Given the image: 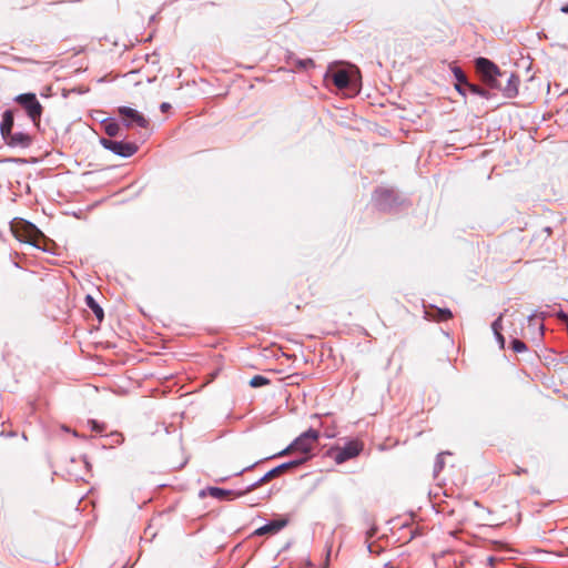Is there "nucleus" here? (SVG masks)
<instances>
[{"instance_id":"obj_1","label":"nucleus","mask_w":568,"mask_h":568,"mask_svg":"<svg viewBox=\"0 0 568 568\" xmlns=\"http://www.w3.org/2000/svg\"><path fill=\"white\" fill-rule=\"evenodd\" d=\"M475 67L481 81L489 89L501 91L503 95L508 99L518 95L519 75L501 71L493 61L484 57L475 60Z\"/></svg>"},{"instance_id":"obj_2","label":"nucleus","mask_w":568,"mask_h":568,"mask_svg":"<svg viewBox=\"0 0 568 568\" xmlns=\"http://www.w3.org/2000/svg\"><path fill=\"white\" fill-rule=\"evenodd\" d=\"M324 80L331 81L338 91L347 97H354L361 90V73L355 65L331 64L325 72Z\"/></svg>"},{"instance_id":"obj_3","label":"nucleus","mask_w":568,"mask_h":568,"mask_svg":"<svg viewBox=\"0 0 568 568\" xmlns=\"http://www.w3.org/2000/svg\"><path fill=\"white\" fill-rule=\"evenodd\" d=\"M318 438L320 432L311 427L296 437L285 449L280 452L277 456H284L290 452H297L302 454L301 457H307V460H310L312 457V450ZM274 457H276V455Z\"/></svg>"},{"instance_id":"obj_4","label":"nucleus","mask_w":568,"mask_h":568,"mask_svg":"<svg viewBox=\"0 0 568 568\" xmlns=\"http://www.w3.org/2000/svg\"><path fill=\"white\" fill-rule=\"evenodd\" d=\"M26 234L20 235L16 234V236L28 244H31L32 246L42 250L43 252L57 254L53 248L55 247V244L53 241L48 239L34 224L30 222H26Z\"/></svg>"},{"instance_id":"obj_5","label":"nucleus","mask_w":568,"mask_h":568,"mask_svg":"<svg viewBox=\"0 0 568 568\" xmlns=\"http://www.w3.org/2000/svg\"><path fill=\"white\" fill-rule=\"evenodd\" d=\"M373 201L377 210L382 212L396 211L404 202L394 189L388 187H377L374 191Z\"/></svg>"},{"instance_id":"obj_6","label":"nucleus","mask_w":568,"mask_h":568,"mask_svg":"<svg viewBox=\"0 0 568 568\" xmlns=\"http://www.w3.org/2000/svg\"><path fill=\"white\" fill-rule=\"evenodd\" d=\"M306 462H307V457H298V458L292 459L290 462L283 463V464L272 468L271 470H268L258 480L248 485L246 487V491H253L256 488L261 487L263 484L272 480L273 478H276L286 471H291V470L298 468Z\"/></svg>"},{"instance_id":"obj_7","label":"nucleus","mask_w":568,"mask_h":568,"mask_svg":"<svg viewBox=\"0 0 568 568\" xmlns=\"http://www.w3.org/2000/svg\"><path fill=\"white\" fill-rule=\"evenodd\" d=\"M14 101L26 110V113L31 120L33 128L39 129L43 108L37 95L31 92L21 93L14 98Z\"/></svg>"},{"instance_id":"obj_8","label":"nucleus","mask_w":568,"mask_h":568,"mask_svg":"<svg viewBox=\"0 0 568 568\" xmlns=\"http://www.w3.org/2000/svg\"><path fill=\"white\" fill-rule=\"evenodd\" d=\"M362 452V445L356 440L347 442L343 447H333L328 450V456L336 464H343L352 458L357 457Z\"/></svg>"},{"instance_id":"obj_9","label":"nucleus","mask_w":568,"mask_h":568,"mask_svg":"<svg viewBox=\"0 0 568 568\" xmlns=\"http://www.w3.org/2000/svg\"><path fill=\"white\" fill-rule=\"evenodd\" d=\"M101 145L105 149L114 153L115 155L122 158H130L135 154L139 150L138 145L133 142L126 141H116L106 138H102L100 140Z\"/></svg>"},{"instance_id":"obj_10","label":"nucleus","mask_w":568,"mask_h":568,"mask_svg":"<svg viewBox=\"0 0 568 568\" xmlns=\"http://www.w3.org/2000/svg\"><path fill=\"white\" fill-rule=\"evenodd\" d=\"M118 113L128 129L134 125L142 129H146L149 126V120L135 109L130 106H120L118 109Z\"/></svg>"},{"instance_id":"obj_11","label":"nucleus","mask_w":568,"mask_h":568,"mask_svg":"<svg viewBox=\"0 0 568 568\" xmlns=\"http://www.w3.org/2000/svg\"><path fill=\"white\" fill-rule=\"evenodd\" d=\"M8 146L27 149L32 144V135L29 132L11 131L10 134L2 138Z\"/></svg>"},{"instance_id":"obj_12","label":"nucleus","mask_w":568,"mask_h":568,"mask_svg":"<svg viewBox=\"0 0 568 568\" xmlns=\"http://www.w3.org/2000/svg\"><path fill=\"white\" fill-rule=\"evenodd\" d=\"M288 524V519L283 516H278L265 525L261 526L254 531L255 536H265V535H275L280 532L283 528H285Z\"/></svg>"},{"instance_id":"obj_13","label":"nucleus","mask_w":568,"mask_h":568,"mask_svg":"<svg viewBox=\"0 0 568 568\" xmlns=\"http://www.w3.org/2000/svg\"><path fill=\"white\" fill-rule=\"evenodd\" d=\"M450 70L453 72L454 79L456 81V83H455L456 91L459 94L465 97L467 94V88L470 84L467 75L465 74L463 69L459 68L458 65H452Z\"/></svg>"},{"instance_id":"obj_14","label":"nucleus","mask_w":568,"mask_h":568,"mask_svg":"<svg viewBox=\"0 0 568 568\" xmlns=\"http://www.w3.org/2000/svg\"><path fill=\"white\" fill-rule=\"evenodd\" d=\"M13 125H14V112L13 110H6L3 113H2V119H1V123H0V133H1V136H6L8 134H10L11 131H13Z\"/></svg>"},{"instance_id":"obj_15","label":"nucleus","mask_w":568,"mask_h":568,"mask_svg":"<svg viewBox=\"0 0 568 568\" xmlns=\"http://www.w3.org/2000/svg\"><path fill=\"white\" fill-rule=\"evenodd\" d=\"M246 488L244 490H241V491H235V490H232V489H225V488H220V487H215V499L217 500H232L234 499L235 497H240L244 494H246Z\"/></svg>"},{"instance_id":"obj_16","label":"nucleus","mask_w":568,"mask_h":568,"mask_svg":"<svg viewBox=\"0 0 568 568\" xmlns=\"http://www.w3.org/2000/svg\"><path fill=\"white\" fill-rule=\"evenodd\" d=\"M85 304L93 312L98 322L102 323V321L104 320V312L100 304L94 300V297L91 295H87Z\"/></svg>"},{"instance_id":"obj_17","label":"nucleus","mask_w":568,"mask_h":568,"mask_svg":"<svg viewBox=\"0 0 568 568\" xmlns=\"http://www.w3.org/2000/svg\"><path fill=\"white\" fill-rule=\"evenodd\" d=\"M433 310H434L433 314L429 312H426V314L435 321L444 322V321H448L453 317V313L449 308H439V307L434 306Z\"/></svg>"},{"instance_id":"obj_18","label":"nucleus","mask_w":568,"mask_h":568,"mask_svg":"<svg viewBox=\"0 0 568 568\" xmlns=\"http://www.w3.org/2000/svg\"><path fill=\"white\" fill-rule=\"evenodd\" d=\"M288 59H290L288 62L292 63L297 70H306L310 68H315V62L311 58L300 59V58H295V57L291 55Z\"/></svg>"},{"instance_id":"obj_19","label":"nucleus","mask_w":568,"mask_h":568,"mask_svg":"<svg viewBox=\"0 0 568 568\" xmlns=\"http://www.w3.org/2000/svg\"><path fill=\"white\" fill-rule=\"evenodd\" d=\"M102 124H103V129H104L105 133L109 136L113 138V136L119 135L120 125L114 119L108 118L104 121H102Z\"/></svg>"},{"instance_id":"obj_20","label":"nucleus","mask_w":568,"mask_h":568,"mask_svg":"<svg viewBox=\"0 0 568 568\" xmlns=\"http://www.w3.org/2000/svg\"><path fill=\"white\" fill-rule=\"evenodd\" d=\"M467 92H469L470 94H474V95H478L480 98H484V99H489L490 98V92L485 89V88H481L477 84H474L470 82V84L468 85L467 88Z\"/></svg>"},{"instance_id":"obj_21","label":"nucleus","mask_w":568,"mask_h":568,"mask_svg":"<svg viewBox=\"0 0 568 568\" xmlns=\"http://www.w3.org/2000/svg\"><path fill=\"white\" fill-rule=\"evenodd\" d=\"M270 383L271 381L267 377L263 375H255L250 379L248 385L253 388H260L268 385Z\"/></svg>"},{"instance_id":"obj_22","label":"nucleus","mask_w":568,"mask_h":568,"mask_svg":"<svg viewBox=\"0 0 568 568\" xmlns=\"http://www.w3.org/2000/svg\"><path fill=\"white\" fill-rule=\"evenodd\" d=\"M449 454H450L449 452H445V453H440L437 455L435 464H434L435 476L438 475L445 466L444 455H449Z\"/></svg>"},{"instance_id":"obj_23","label":"nucleus","mask_w":568,"mask_h":568,"mask_svg":"<svg viewBox=\"0 0 568 568\" xmlns=\"http://www.w3.org/2000/svg\"><path fill=\"white\" fill-rule=\"evenodd\" d=\"M510 348L515 352V353H523L527 349V346L526 344L518 339V338H511L510 341Z\"/></svg>"},{"instance_id":"obj_24","label":"nucleus","mask_w":568,"mask_h":568,"mask_svg":"<svg viewBox=\"0 0 568 568\" xmlns=\"http://www.w3.org/2000/svg\"><path fill=\"white\" fill-rule=\"evenodd\" d=\"M528 323H529V326L537 328L539 336H542V334H544V324L536 320V315L535 314L528 316Z\"/></svg>"},{"instance_id":"obj_25","label":"nucleus","mask_w":568,"mask_h":568,"mask_svg":"<svg viewBox=\"0 0 568 568\" xmlns=\"http://www.w3.org/2000/svg\"><path fill=\"white\" fill-rule=\"evenodd\" d=\"M503 317L504 313H501L493 323H491V329L493 333H501L503 331Z\"/></svg>"},{"instance_id":"obj_26","label":"nucleus","mask_w":568,"mask_h":568,"mask_svg":"<svg viewBox=\"0 0 568 568\" xmlns=\"http://www.w3.org/2000/svg\"><path fill=\"white\" fill-rule=\"evenodd\" d=\"M88 423H89V425L91 427V430H93V432L101 433V432L104 430V425L100 424L95 419H90Z\"/></svg>"},{"instance_id":"obj_27","label":"nucleus","mask_w":568,"mask_h":568,"mask_svg":"<svg viewBox=\"0 0 568 568\" xmlns=\"http://www.w3.org/2000/svg\"><path fill=\"white\" fill-rule=\"evenodd\" d=\"M200 498H204L205 496H213V486H207L206 488L200 490Z\"/></svg>"},{"instance_id":"obj_28","label":"nucleus","mask_w":568,"mask_h":568,"mask_svg":"<svg viewBox=\"0 0 568 568\" xmlns=\"http://www.w3.org/2000/svg\"><path fill=\"white\" fill-rule=\"evenodd\" d=\"M496 341L499 345V347L503 349L505 348L506 339L501 333H495Z\"/></svg>"},{"instance_id":"obj_29","label":"nucleus","mask_w":568,"mask_h":568,"mask_svg":"<svg viewBox=\"0 0 568 568\" xmlns=\"http://www.w3.org/2000/svg\"><path fill=\"white\" fill-rule=\"evenodd\" d=\"M111 437L113 438V443L115 444H121L124 439L121 433H112Z\"/></svg>"},{"instance_id":"obj_30","label":"nucleus","mask_w":568,"mask_h":568,"mask_svg":"<svg viewBox=\"0 0 568 568\" xmlns=\"http://www.w3.org/2000/svg\"><path fill=\"white\" fill-rule=\"evenodd\" d=\"M377 532V527L376 526H372L369 529H367L366 531V540L371 539L372 537H374Z\"/></svg>"},{"instance_id":"obj_31","label":"nucleus","mask_w":568,"mask_h":568,"mask_svg":"<svg viewBox=\"0 0 568 568\" xmlns=\"http://www.w3.org/2000/svg\"><path fill=\"white\" fill-rule=\"evenodd\" d=\"M170 109H171V104H170V103H168V102H162V103L160 104V110H161L162 112H168Z\"/></svg>"},{"instance_id":"obj_32","label":"nucleus","mask_w":568,"mask_h":568,"mask_svg":"<svg viewBox=\"0 0 568 568\" xmlns=\"http://www.w3.org/2000/svg\"><path fill=\"white\" fill-rule=\"evenodd\" d=\"M256 464H257V463H255V464H253V465H251V466H246V467H244V468H242V469H239V470H236V471L234 473V475L239 476V475H241L243 471H245V470H248V469L253 468Z\"/></svg>"},{"instance_id":"obj_33","label":"nucleus","mask_w":568,"mask_h":568,"mask_svg":"<svg viewBox=\"0 0 568 568\" xmlns=\"http://www.w3.org/2000/svg\"><path fill=\"white\" fill-rule=\"evenodd\" d=\"M558 317L561 318V320H568V316H567V314L564 311H560L558 313Z\"/></svg>"},{"instance_id":"obj_34","label":"nucleus","mask_w":568,"mask_h":568,"mask_svg":"<svg viewBox=\"0 0 568 568\" xmlns=\"http://www.w3.org/2000/svg\"><path fill=\"white\" fill-rule=\"evenodd\" d=\"M564 13H568V2L561 7Z\"/></svg>"},{"instance_id":"obj_35","label":"nucleus","mask_w":568,"mask_h":568,"mask_svg":"<svg viewBox=\"0 0 568 568\" xmlns=\"http://www.w3.org/2000/svg\"><path fill=\"white\" fill-rule=\"evenodd\" d=\"M525 473H527V470H526V469H524V468H518V469L516 470V474H517V475H521V474H525Z\"/></svg>"},{"instance_id":"obj_36","label":"nucleus","mask_w":568,"mask_h":568,"mask_svg":"<svg viewBox=\"0 0 568 568\" xmlns=\"http://www.w3.org/2000/svg\"><path fill=\"white\" fill-rule=\"evenodd\" d=\"M214 375L216 376L217 375V357L215 356V372H214Z\"/></svg>"},{"instance_id":"obj_37","label":"nucleus","mask_w":568,"mask_h":568,"mask_svg":"<svg viewBox=\"0 0 568 568\" xmlns=\"http://www.w3.org/2000/svg\"><path fill=\"white\" fill-rule=\"evenodd\" d=\"M225 479H226V477L215 478V483H216V481H224Z\"/></svg>"},{"instance_id":"obj_38","label":"nucleus","mask_w":568,"mask_h":568,"mask_svg":"<svg viewBox=\"0 0 568 568\" xmlns=\"http://www.w3.org/2000/svg\"><path fill=\"white\" fill-rule=\"evenodd\" d=\"M367 548H368L369 551H372V545L371 544L367 545Z\"/></svg>"}]
</instances>
